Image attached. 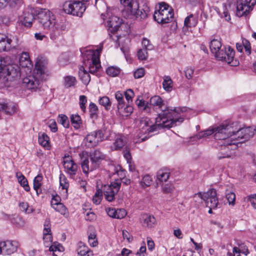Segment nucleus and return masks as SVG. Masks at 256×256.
I'll list each match as a JSON object with an SVG mask.
<instances>
[{
    "label": "nucleus",
    "mask_w": 256,
    "mask_h": 256,
    "mask_svg": "<svg viewBox=\"0 0 256 256\" xmlns=\"http://www.w3.org/2000/svg\"><path fill=\"white\" fill-rule=\"evenodd\" d=\"M16 176L20 185L24 188L25 190L29 192L30 188L28 184V180L22 174L18 172H16Z\"/></svg>",
    "instance_id": "32"
},
{
    "label": "nucleus",
    "mask_w": 256,
    "mask_h": 256,
    "mask_svg": "<svg viewBox=\"0 0 256 256\" xmlns=\"http://www.w3.org/2000/svg\"><path fill=\"white\" fill-rule=\"evenodd\" d=\"M42 180V177L41 175H38L34 180V188L38 192V190L41 186V181Z\"/></svg>",
    "instance_id": "56"
},
{
    "label": "nucleus",
    "mask_w": 256,
    "mask_h": 256,
    "mask_svg": "<svg viewBox=\"0 0 256 256\" xmlns=\"http://www.w3.org/2000/svg\"><path fill=\"white\" fill-rule=\"evenodd\" d=\"M162 86L167 92H170L172 88V81L169 76H164L163 78Z\"/></svg>",
    "instance_id": "42"
},
{
    "label": "nucleus",
    "mask_w": 256,
    "mask_h": 256,
    "mask_svg": "<svg viewBox=\"0 0 256 256\" xmlns=\"http://www.w3.org/2000/svg\"><path fill=\"white\" fill-rule=\"evenodd\" d=\"M88 242L90 245L92 246H96L98 245V242L96 239V236L95 233H90L88 235Z\"/></svg>",
    "instance_id": "54"
},
{
    "label": "nucleus",
    "mask_w": 256,
    "mask_h": 256,
    "mask_svg": "<svg viewBox=\"0 0 256 256\" xmlns=\"http://www.w3.org/2000/svg\"><path fill=\"white\" fill-rule=\"evenodd\" d=\"M150 106H158L161 108L163 105V100L158 96H154L152 97L150 100Z\"/></svg>",
    "instance_id": "45"
},
{
    "label": "nucleus",
    "mask_w": 256,
    "mask_h": 256,
    "mask_svg": "<svg viewBox=\"0 0 256 256\" xmlns=\"http://www.w3.org/2000/svg\"><path fill=\"white\" fill-rule=\"evenodd\" d=\"M242 42L246 53L248 55H250L251 54V46L250 42L245 38L242 40Z\"/></svg>",
    "instance_id": "64"
},
{
    "label": "nucleus",
    "mask_w": 256,
    "mask_h": 256,
    "mask_svg": "<svg viewBox=\"0 0 256 256\" xmlns=\"http://www.w3.org/2000/svg\"><path fill=\"white\" fill-rule=\"evenodd\" d=\"M120 187V182L118 180H116L110 184L104 185L103 192L106 200L110 202H112L119 191Z\"/></svg>",
    "instance_id": "13"
},
{
    "label": "nucleus",
    "mask_w": 256,
    "mask_h": 256,
    "mask_svg": "<svg viewBox=\"0 0 256 256\" xmlns=\"http://www.w3.org/2000/svg\"><path fill=\"white\" fill-rule=\"evenodd\" d=\"M78 256H81L83 254H88V252H92L89 248L86 246L82 242L78 244V248L77 249Z\"/></svg>",
    "instance_id": "47"
},
{
    "label": "nucleus",
    "mask_w": 256,
    "mask_h": 256,
    "mask_svg": "<svg viewBox=\"0 0 256 256\" xmlns=\"http://www.w3.org/2000/svg\"><path fill=\"white\" fill-rule=\"evenodd\" d=\"M12 40L4 34H0V52L8 50L11 48Z\"/></svg>",
    "instance_id": "25"
},
{
    "label": "nucleus",
    "mask_w": 256,
    "mask_h": 256,
    "mask_svg": "<svg viewBox=\"0 0 256 256\" xmlns=\"http://www.w3.org/2000/svg\"><path fill=\"white\" fill-rule=\"evenodd\" d=\"M63 166L66 172L70 176H74L78 170V165L72 156L68 155L63 158Z\"/></svg>",
    "instance_id": "19"
},
{
    "label": "nucleus",
    "mask_w": 256,
    "mask_h": 256,
    "mask_svg": "<svg viewBox=\"0 0 256 256\" xmlns=\"http://www.w3.org/2000/svg\"><path fill=\"white\" fill-rule=\"evenodd\" d=\"M66 29V26L62 23L54 22V26H52L47 30H50V36L51 40H58L62 34V32Z\"/></svg>",
    "instance_id": "18"
},
{
    "label": "nucleus",
    "mask_w": 256,
    "mask_h": 256,
    "mask_svg": "<svg viewBox=\"0 0 256 256\" xmlns=\"http://www.w3.org/2000/svg\"><path fill=\"white\" fill-rule=\"evenodd\" d=\"M210 48L212 53L214 54L215 56L216 54L218 53L222 48V44L220 40L217 39H214L211 40L210 44Z\"/></svg>",
    "instance_id": "34"
},
{
    "label": "nucleus",
    "mask_w": 256,
    "mask_h": 256,
    "mask_svg": "<svg viewBox=\"0 0 256 256\" xmlns=\"http://www.w3.org/2000/svg\"><path fill=\"white\" fill-rule=\"evenodd\" d=\"M106 212L110 217L118 219H122L126 215V210L122 208L116 210L108 208H106Z\"/></svg>",
    "instance_id": "23"
},
{
    "label": "nucleus",
    "mask_w": 256,
    "mask_h": 256,
    "mask_svg": "<svg viewBox=\"0 0 256 256\" xmlns=\"http://www.w3.org/2000/svg\"><path fill=\"white\" fill-rule=\"evenodd\" d=\"M50 251L53 252L54 256H60L64 250V247L60 244L54 242L49 248Z\"/></svg>",
    "instance_id": "38"
},
{
    "label": "nucleus",
    "mask_w": 256,
    "mask_h": 256,
    "mask_svg": "<svg viewBox=\"0 0 256 256\" xmlns=\"http://www.w3.org/2000/svg\"><path fill=\"white\" fill-rule=\"evenodd\" d=\"M136 102L140 110L146 113L150 112L151 106L148 102L142 100H137Z\"/></svg>",
    "instance_id": "36"
},
{
    "label": "nucleus",
    "mask_w": 256,
    "mask_h": 256,
    "mask_svg": "<svg viewBox=\"0 0 256 256\" xmlns=\"http://www.w3.org/2000/svg\"><path fill=\"white\" fill-rule=\"evenodd\" d=\"M226 127L224 124H222L214 128V136L216 140H224V142H228V135L226 130Z\"/></svg>",
    "instance_id": "20"
},
{
    "label": "nucleus",
    "mask_w": 256,
    "mask_h": 256,
    "mask_svg": "<svg viewBox=\"0 0 256 256\" xmlns=\"http://www.w3.org/2000/svg\"><path fill=\"white\" fill-rule=\"evenodd\" d=\"M90 156L91 162L95 164L97 168L98 166L100 161L104 158V155L97 150L91 152Z\"/></svg>",
    "instance_id": "28"
},
{
    "label": "nucleus",
    "mask_w": 256,
    "mask_h": 256,
    "mask_svg": "<svg viewBox=\"0 0 256 256\" xmlns=\"http://www.w3.org/2000/svg\"><path fill=\"white\" fill-rule=\"evenodd\" d=\"M38 141L41 146L46 149L48 150L50 148L49 138L46 134H40Z\"/></svg>",
    "instance_id": "39"
},
{
    "label": "nucleus",
    "mask_w": 256,
    "mask_h": 256,
    "mask_svg": "<svg viewBox=\"0 0 256 256\" xmlns=\"http://www.w3.org/2000/svg\"><path fill=\"white\" fill-rule=\"evenodd\" d=\"M22 2V0H0V10L4 9L7 6L11 8H16Z\"/></svg>",
    "instance_id": "29"
},
{
    "label": "nucleus",
    "mask_w": 256,
    "mask_h": 256,
    "mask_svg": "<svg viewBox=\"0 0 256 256\" xmlns=\"http://www.w3.org/2000/svg\"><path fill=\"white\" fill-rule=\"evenodd\" d=\"M127 138L124 136L116 135L113 145L111 146L112 149V150H120L127 143Z\"/></svg>",
    "instance_id": "24"
},
{
    "label": "nucleus",
    "mask_w": 256,
    "mask_h": 256,
    "mask_svg": "<svg viewBox=\"0 0 256 256\" xmlns=\"http://www.w3.org/2000/svg\"><path fill=\"white\" fill-rule=\"evenodd\" d=\"M196 197H200L203 198L206 206L210 208H216L218 207V200L217 197L216 190L211 188L206 192H198Z\"/></svg>",
    "instance_id": "12"
},
{
    "label": "nucleus",
    "mask_w": 256,
    "mask_h": 256,
    "mask_svg": "<svg viewBox=\"0 0 256 256\" xmlns=\"http://www.w3.org/2000/svg\"><path fill=\"white\" fill-rule=\"evenodd\" d=\"M77 80L76 78L72 76H66L63 78V85L66 88L75 86Z\"/></svg>",
    "instance_id": "31"
},
{
    "label": "nucleus",
    "mask_w": 256,
    "mask_h": 256,
    "mask_svg": "<svg viewBox=\"0 0 256 256\" xmlns=\"http://www.w3.org/2000/svg\"><path fill=\"white\" fill-rule=\"evenodd\" d=\"M174 16L172 8L164 2L160 4L159 9L154 12V18L159 24H167L170 22Z\"/></svg>",
    "instance_id": "5"
},
{
    "label": "nucleus",
    "mask_w": 256,
    "mask_h": 256,
    "mask_svg": "<svg viewBox=\"0 0 256 256\" xmlns=\"http://www.w3.org/2000/svg\"><path fill=\"white\" fill-rule=\"evenodd\" d=\"M34 20V14L28 10H24L18 17L19 22L27 27L32 26Z\"/></svg>",
    "instance_id": "21"
},
{
    "label": "nucleus",
    "mask_w": 256,
    "mask_h": 256,
    "mask_svg": "<svg viewBox=\"0 0 256 256\" xmlns=\"http://www.w3.org/2000/svg\"><path fill=\"white\" fill-rule=\"evenodd\" d=\"M98 101L100 104L104 106L106 109L108 110L110 108V102L108 96H102L99 99Z\"/></svg>",
    "instance_id": "53"
},
{
    "label": "nucleus",
    "mask_w": 256,
    "mask_h": 256,
    "mask_svg": "<svg viewBox=\"0 0 256 256\" xmlns=\"http://www.w3.org/2000/svg\"><path fill=\"white\" fill-rule=\"evenodd\" d=\"M102 194V192L101 190L98 189L96 190L92 198V202L94 204L98 205L100 203Z\"/></svg>",
    "instance_id": "50"
},
{
    "label": "nucleus",
    "mask_w": 256,
    "mask_h": 256,
    "mask_svg": "<svg viewBox=\"0 0 256 256\" xmlns=\"http://www.w3.org/2000/svg\"><path fill=\"white\" fill-rule=\"evenodd\" d=\"M240 142L228 139V142H222L220 152L217 154L219 160L224 158H233L236 156L235 150L238 147Z\"/></svg>",
    "instance_id": "6"
},
{
    "label": "nucleus",
    "mask_w": 256,
    "mask_h": 256,
    "mask_svg": "<svg viewBox=\"0 0 256 256\" xmlns=\"http://www.w3.org/2000/svg\"><path fill=\"white\" fill-rule=\"evenodd\" d=\"M119 113L122 116H128L133 111V108L130 104L124 106L122 108L118 110Z\"/></svg>",
    "instance_id": "48"
},
{
    "label": "nucleus",
    "mask_w": 256,
    "mask_h": 256,
    "mask_svg": "<svg viewBox=\"0 0 256 256\" xmlns=\"http://www.w3.org/2000/svg\"><path fill=\"white\" fill-rule=\"evenodd\" d=\"M106 73L108 75L112 76H116L120 73V70L114 66H110L107 68Z\"/></svg>",
    "instance_id": "57"
},
{
    "label": "nucleus",
    "mask_w": 256,
    "mask_h": 256,
    "mask_svg": "<svg viewBox=\"0 0 256 256\" xmlns=\"http://www.w3.org/2000/svg\"><path fill=\"white\" fill-rule=\"evenodd\" d=\"M0 72L6 74L10 78L13 79L18 78L20 76V68L16 64L6 66L4 62L0 59Z\"/></svg>",
    "instance_id": "15"
},
{
    "label": "nucleus",
    "mask_w": 256,
    "mask_h": 256,
    "mask_svg": "<svg viewBox=\"0 0 256 256\" xmlns=\"http://www.w3.org/2000/svg\"><path fill=\"white\" fill-rule=\"evenodd\" d=\"M38 24L44 30H48L50 26H54L56 22L53 13L48 9H41L38 14Z\"/></svg>",
    "instance_id": "10"
},
{
    "label": "nucleus",
    "mask_w": 256,
    "mask_h": 256,
    "mask_svg": "<svg viewBox=\"0 0 256 256\" xmlns=\"http://www.w3.org/2000/svg\"><path fill=\"white\" fill-rule=\"evenodd\" d=\"M87 102V98L84 95L80 96V102L79 104L81 110L85 112L86 110V104Z\"/></svg>",
    "instance_id": "61"
},
{
    "label": "nucleus",
    "mask_w": 256,
    "mask_h": 256,
    "mask_svg": "<svg viewBox=\"0 0 256 256\" xmlns=\"http://www.w3.org/2000/svg\"><path fill=\"white\" fill-rule=\"evenodd\" d=\"M196 20L194 18V16L192 14H190L185 18L183 29L186 30L188 28L194 26H196Z\"/></svg>",
    "instance_id": "37"
},
{
    "label": "nucleus",
    "mask_w": 256,
    "mask_h": 256,
    "mask_svg": "<svg viewBox=\"0 0 256 256\" xmlns=\"http://www.w3.org/2000/svg\"><path fill=\"white\" fill-rule=\"evenodd\" d=\"M52 208L56 212L64 215L66 217L68 216V212L66 208L62 204H59L52 207Z\"/></svg>",
    "instance_id": "43"
},
{
    "label": "nucleus",
    "mask_w": 256,
    "mask_h": 256,
    "mask_svg": "<svg viewBox=\"0 0 256 256\" xmlns=\"http://www.w3.org/2000/svg\"><path fill=\"white\" fill-rule=\"evenodd\" d=\"M226 198L228 200L229 205L234 206L236 202V194L234 192L226 190Z\"/></svg>",
    "instance_id": "44"
},
{
    "label": "nucleus",
    "mask_w": 256,
    "mask_h": 256,
    "mask_svg": "<svg viewBox=\"0 0 256 256\" xmlns=\"http://www.w3.org/2000/svg\"><path fill=\"white\" fill-rule=\"evenodd\" d=\"M170 173L164 170H159L156 174L157 179L160 182H166L170 177Z\"/></svg>",
    "instance_id": "40"
},
{
    "label": "nucleus",
    "mask_w": 256,
    "mask_h": 256,
    "mask_svg": "<svg viewBox=\"0 0 256 256\" xmlns=\"http://www.w3.org/2000/svg\"><path fill=\"white\" fill-rule=\"evenodd\" d=\"M124 8L122 15L126 18H136L140 20L145 19L150 12L146 4L140 6L137 0H120Z\"/></svg>",
    "instance_id": "2"
},
{
    "label": "nucleus",
    "mask_w": 256,
    "mask_h": 256,
    "mask_svg": "<svg viewBox=\"0 0 256 256\" xmlns=\"http://www.w3.org/2000/svg\"><path fill=\"white\" fill-rule=\"evenodd\" d=\"M190 110L187 108H178L174 110L168 108L162 110L158 116L156 118V124H152L148 118H142L140 121V129L137 132L134 137V142L140 143L146 140L149 137V134L154 132L158 128H171L177 125L183 121L184 112Z\"/></svg>",
    "instance_id": "1"
},
{
    "label": "nucleus",
    "mask_w": 256,
    "mask_h": 256,
    "mask_svg": "<svg viewBox=\"0 0 256 256\" xmlns=\"http://www.w3.org/2000/svg\"><path fill=\"white\" fill-rule=\"evenodd\" d=\"M148 50L144 48L140 49L137 54L138 58L140 60H146L148 56Z\"/></svg>",
    "instance_id": "58"
},
{
    "label": "nucleus",
    "mask_w": 256,
    "mask_h": 256,
    "mask_svg": "<svg viewBox=\"0 0 256 256\" xmlns=\"http://www.w3.org/2000/svg\"><path fill=\"white\" fill-rule=\"evenodd\" d=\"M19 206L22 210L24 211L25 212L28 214L31 213L33 211V210L32 208H28V204L27 202H20L19 204Z\"/></svg>",
    "instance_id": "62"
},
{
    "label": "nucleus",
    "mask_w": 256,
    "mask_h": 256,
    "mask_svg": "<svg viewBox=\"0 0 256 256\" xmlns=\"http://www.w3.org/2000/svg\"><path fill=\"white\" fill-rule=\"evenodd\" d=\"M256 4V0H238L236 6V15L238 16H246L252 11Z\"/></svg>",
    "instance_id": "14"
},
{
    "label": "nucleus",
    "mask_w": 256,
    "mask_h": 256,
    "mask_svg": "<svg viewBox=\"0 0 256 256\" xmlns=\"http://www.w3.org/2000/svg\"><path fill=\"white\" fill-rule=\"evenodd\" d=\"M240 253L247 255L248 251L246 246L240 241H237L233 248L232 253L228 252V256H240Z\"/></svg>",
    "instance_id": "22"
},
{
    "label": "nucleus",
    "mask_w": 256,
    "mask_h": 256,
    "mask_svg": "<svg viewBox=\"0 0 256 256\" xmlns=\"http://www.w3.org/2000/svg\"><path fill=\"white\" fill-rule=\"evenodd\" d=\"M18 244L16 241L0 242V254L10 255L17 250Z\"/></svg>",
    "instance_id": "16"
},
{
    "label": "nucleus",
    "mask_w": 256,
    "mask_h": 256,
    "mask_svg": "<svg viewBox=\"0 0 256 256\" xmlns=\"http://www.w3.org/2000/svg\"><path fill=\"white\" fill-rule=\"evenodd\" d=\"M115 98L118 102V110L122 108L124 106V94L120 91H118L115 94Z\"/></svg>",
    "instance_id": "46"
},
{
    "label": "nucleus",
    "mask_w": 256,
    "mask_h": 256,
    "mask_svg": "<svg viewBox=\"0 0 256 256\" xmlns=\"http://www.w3.org/2000/svg\"><path fill=\"white\" fill-rule=\"evenodd\" d=\"M224 124L230 141L238 142L240 144L252 138L256 130L254 127L241 128L237 122Z\"/></svg>",
    "instance_id": "3"
},
{
    "label": "nucleus",
    "mask_w": 256,
    "mask_h": 256,
    "mask_svg": "<svg viewBox=\"0 0 256 256\" xmlns=\"http://www.w3.org/2000/svg\"><path fill=\"white\" fill-rule=\"evenodd\" d=\"M20 64L22 67H30L32 62L30 59L29 54L26 52H23L20 58Z\"/></svg>",
    "instance_id": "35"
},
{
    "label": "nucleus",
    "mask_w": 256,
    "mask_h": 256,
    "mask_svg": "<svg viewBox=\"0 0 256 256\" xmlns=\"http://www.w3.org/2000/svg\"><path fill=\"white\" fill-rule=\"evenodd\" d=\"M142 220L143 226L146 227L151 228L156 224V218L153 216L143 214L142 215Z\"/></svg>",
    "instance_id": "27"
},
{
    "label": "nucleus",
    "mask_w": 256,
    "mask_h": 256,
    "mask_svg": "<svg viewBox=\"0 0 256 256\" xmlns=\"http://www.w3.org/2000/svg\"><path fill=\"white\" fill-rule=\"evenodd\" d=\"M79 76L82 82L86 85L88 84L90 80V77L87 71L82 66L79 68Z\"/></svg>",
    "instance_id": "33"
},
{
    "label": "nucleus",
    "mask_w": 256,
    "mask_h": 256,
    "mask_svg": "<svg viewBox=\"0 0 256 256\" xmlns=\"http://www.w3.org/2000/svg\"><path fill=\"white\" fill-rule=\"evenodd\" d=\"M70 120L75 128L78 129L80 128L81 124V118L78 114H72L70 116Z\"/></svg>",
    "instance_id": "49"
},
{
    "label": "nucleus",
    "mask_w": 256,
    "mask_h": 256,
    "mask_svg": "<svg viewBox=\"0 0 256 256\" xmlns=\"http://www.w3.org/2000/svg\"><path fill=\"white\" fill-rule=\"evenodd\" d=\"M102 50V48L97 49L96 50H88L86 52L85 56L87 58V62H86V66H88L89 72L94 74L100 68V53Z\"/></svg>",
    "instance_id": "7"
},
{
    "label": "nucleus",
    "mask_w": 256,
    "mask_h": 256,
    "mask_svg": "<svg viewBox=\"0 0 256 256\" xmlns=\"http://www.w3.org/2000/svg\"><path fill=\"white\" fill-rule=\"evenodd\" d=\"M86 8V6L80 1H68L63 6V10L66 13L80 17L82 16Z\"/></svg>",
    "instance_id": "9"
},
{
    "label": "nucleus",
    "mask_w": 256,
    "mask_h": 256,
    "mask_svg": "<svg viewBox=\"0 0 256 256\" xmlns=\"http://www.w3.org/2000/svg\"><path fill=\"white\" fill-rule=\"evenodd\" d=\"M81 167L82 170L83 172L88 176L90 172H92L96 169L97 166L91 162L90 165L89 164V160L88 158H82L81 162Z\"/></svg>",
    "instance_id": "26"
},
{
    "label": "nucleus",
    "mask_w": 256,
    "mask_h": 256,
    "mask_svg": "<svg viewBox=\"0 0 256 256\" xmlns=\"http://www.w3.org/2000/svg\"><path fill=\"white\" fill-rule=\"evenodd\" d=\"M106 14L108 16L106 18H104L106 16L103 14H102L101 17L105 21V24L108 28V30L112 33H114L113 35L109 34L110 37L112 40L119 42L120 38L118 35L114 34V33L118 30L122 24V20L116 16H110L109 13Z\"/></svg>",
    "instance_id": "8"
},
{
    "label": "nucleus",
    "mask_w": 256,
    "mask_h": 256,
    "mask_svg": "<svg viewBox=\"0 0 256 256\" xmlns=\"http://www.w3.org/2000/svg\"><path fill=\"white\" fill-rule=\"evenodd\" d=\"M152 178L149 175H146L143 176L140 184L142 187L150 186L152 184Z\"/></svg>",
    "instance_id": "55"
},
{
    "label": "nucleus",
    "mask_w": 256,
    "mask_h": 256,
    "mask_svg": "<svg viewBox=\"0 0 256 256\" xmlns=\"http://www.w3.org/2000/svg\"><path fill=\"white\" fill-rule=\"evenodd\" d=\"M58 122L62 124L64 127L68 128L69 126V120L68 118L64 114H60L58 116Z\"/></svg>",
    "instance_id": "52"
},
{
    "label": "nucleus",
    "mask_w": 256,
    "mask_h": 256,
    "mask_svg": "<svg viewBox=\"0 0 256 256\" xmlns=\"http://www.w3.org/2000/svg\"><path fill=\"white\" fill-rule=\"evenodd\" d=\"M212 134H214L213 128L207 130H206L198 133V134L197 135V138L198 139H200L204 138H206Z\"/></svg>",
    "instance_id": "59"
},
{
    "label": "nucleus",
    "mask_w": 256,
    "mask_h": 256,
    "mask_svg": "<svg viewBox=\"0 0 256 256\" xmlns=\"http://www.w3.org/2000/svg\"><path fill=\"white\" fill-rule=\"evenodd\" d=\"M89 112L91 118L96 120L98 116V108L94 102H90L89 104Z\"/></svg>",
    "instance_id": "41"
},
{
    "label": "nucleus",
    "mask_w": 256,
    "mask_h": 256,
    "mask_svg": "<svg viewBox=\"0 0 256 256\" xmlns=\"http://www.w3.org/2000/svg\"><path fill=\"white\" fill-rule=\"evenodd\" d=\"M46 67L40 62L36 63L32 75L28 76L22 80V86L30 90H36L38 88L40 81L46 80L48 74Z\"/></svg>",
    "instance_id": "4"
},
{
    "label": "nucleus",
    "mask_w": 256,
    "mask_h": 256,
    "mask_svg": "<svg viewBox=\"0 0 256 256\" xmlns=\"http://www.w3.org/2000/svg\"><path fill=\"white\" fill-rule=\"evenodd\" d=\"M142 48L148 50H152L154 48L152 44L150 42V41L146 38H144L142 40Z\"/></svg>",
    "instance_id": "60"
},
{
    "label": "nucleus",
    "mask_w": 256,
    "mask_h": 256,
    "mask_svg": "<svg viewBox=\"0 0 256 256\" xmlns=\"http://www.w3.org/2000/svg\"><path fill=\"white\" fill-rule=\"evenodd\" d=\"M174 189L173 184L170 182H168L162 185V190L164 193L169 194L172 193Z\"/></svg>",
    "instance_id": "51"
},
{
    "label": "nucleus",
    "mask_w": 256,
    "mask_h": 256,
    "mask_svg": "<svg viewBox=\"0 0 256 256\" xmlns=\"http://www.w3.org/2000/svg\"><path fill=\"white\" fill-rule=\"evenodd\" d=\"M85 140L88 146H94L104 140V135L102 131L99 130L88 134Z\"/></svg>",
    "instance_id": "17"
},
{
    "label": "nucleus",
    "mask_w": 256,
    "mask_h": 256,
    "mask_svg": "<svg viewBox=\"0 0 256 256\" xmlns=\"http://www.w3.org/2000/svg\"><path fill=\"white\" fill-rule=\"evenodd\" d=\"M16 110V106L14 104H0V111H4L6 114H12Z\"/></svg>",
    "instance_id": "30"
},
{
    "label": "nucleus",
    "mask_w": 256,
    "mask_h": 256,
    "mask_svg": "<svg viewBox=\"0 0 256 256\" xmlns=\"http://www.w3.org/2000/svg\"><path fill=\"white\" fill-rule=\"evenodd\" d=\"M234 51L230 46L224 47L218 53L216 54V58L219 60L226 62L230 66H236L238 65L239 62L234 58Z\"/></svg>",
    "instance_id": "11"
},
{
    "label": "nucleus",
    "mask_w": 256,
    "mask_h": 256,
    "mask_svg": "<svg viewBox=\"0 0 256 256\" xmlns=\"http://www.w3.org/2000/svg\"><path fill=\"white\" fill-rule=\"evenodd\" d=\"M60 186L62 187V190H65L66 192H67L69 184L67 181V180L64 178V176H60Z\"/></svg>",
    "instance_id": "63"
}]
</instances>
